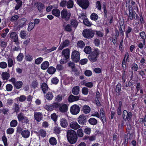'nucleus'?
<instances>
[{"mask_svg":"<svg viewBox=\"0 0 146 146\" xmlns=\"http://www.w3.org/2000/svg\"><path fill=\"white\" fill-rule=\"evenodd\" d=\"M67 136L69 142L71 144L75 143L77 139V137L75 131L71 129L67 132Z\"/></svg>","mask_w":146,"mask_h":146,"instance_id":"1","label":"nucleus"},{"mask_svg":"<svg viewBox=\"0 0 146 146\" xmlns=\"http://www.w3.org/2000/svg\"><path fill=\"white\" fill-rule=\"evenodd\" d=\"M100 54V50L98 48L95 49L89 55V60L92 62L96 61Z\"/></svg>","mask_w":146,"mask_h":146,"instance_id":"2","label":"nucleus"},{"mask_svg":"<svg viewBox=\"0 0 146 146\" xmlns=\"http://www.w3.org/2000/svg\"><path fill=\"white\" fill-rule=\"evenodd\" d=\"M93 31L90 29H85L82 32L83 36L87 38H92L94 35Z\"/></svg>","mask_w":146,"mask_h":146,"instance_id":"3","label":"nucleus"},{"mask_svg":"<svg viewBox=\"0 0 146 146\" xmlns=\"http://www.w3.org/2000/svg\"><path fill=\"white\" fill-rule=\"evenodd\" d=\"M80 110V108L79 106L76 104L72 106L70 109V113L74 115H76L78 113Z\"/></svg>","mask_w":146,"mask_h":146,"instance_id":"4","label":"nucleus"},{"mask_svg":"<svg viewBox=\"0 0 146 146\" xmlns=\"http://www.w3.org/2000/svg\"><path fill=\"white\" fill-rule=\"evenodd\" d=\"M61 15L62 18L68 20L70 17L71 13L69 11L63 9L61 11Z\"/></svg>","mask_w":146,"mask_h":146,"instance_id":"5","label":"nucleus"},{"mask_svg":"<svg viewBox=\"0 0 146 146\" xmlns=\"http://www.w3.org/2000/svg\"><path fill=\"white\" fill-rule=\"evenodd\" d=\"M78 4L83 9H86L88 6L89 2L87 0H77Z\"/></svg>","mask_w":146,"mask_h":146,"instance_id":"6","label":"nucleus"},{"mask_svg":"<svg viewBox=\"0 0 146 146\" xmlns=\"http://www.w3.org/2000/svg\"><path fill=\"white\" fill-rule=\"evenodd\" d=\"M71 58L73 61L75 62H78L80 60V53L79 52L74 50L72 52Z\"/></svg>","mask_w":146,"mask_h":146,"instance_id":"7","label":"nucleus"},{"mask_svg":"<svg viewBox=\"0 0 146 146\" xmlns=\"http://www.w3.org/2000/svg\"><path fill=\"white\" fill-rule=\"evenodd\" d=\"M132 115V113L130 112H128L127 111L124 110L123 111L122 117L124 121H126L127 119L128 121L130 120Z\"/></svg>","mask_w":146,"mask_h":146,"instance_id":"8","label":"nucleus"},{"mask_svg":"<svg viewBox=\"0 0 146 146\" xmlns=\"http://www.w3.org/2000/svg\"><path fill=\"white\" fill-rule=\"evenodd\" d=\"M10 36L11 38V40L15 42L17 45H18L19 42L18 41V35L16 32H13L11 33Z\"/></svg>","mask_w":146,"mask_h":146,"instance_id":"9","label":"nucleus"},{"mask_svg":"<svg viewBox=\"0 0 146 146\" xmlns=\"http://www.w3.org/2000/svg\"><path fill=\"white\" fill-rule=\"evenodd\" d=\"M78 122L80 124H83L87 121L86 117L84 114L80 115L78 118Z\"/></svg>","mask_w":146,"mask_h":146,"instance_id":"10","label":"nucleus"},{"mask_svg":"<svg viewBox=\"0 0 146 146\" xmlns=\"http://www.w3.org/2000/svg\"><path fill=\"white\" fill-rule=\"evenodd\" d=\"M68 109V107L66 104L60 103L58 110L60 112L64 113L67 111Z\"/></svg>","mask_w":146,"mask_h":146,"instance_id":"11","label":"nucleus"},{"mask_svg":"<svg viewBox=\"0 0 146 146\" xmlns=\"http://www.w3.org/2000/svg\"><path fill=\"white\" fill-rule=\"evenodd\" d=\"M34 117L37 121L39 122L42 119L43 115L40 112H35L34 114Z\"/></svg>","mask_w":146,"mask_h":146,"instance_id":"12","label":"nucleus"},{"mask_svg":"<svg viewBox=\"0 0 146 146\" xmlns=\"http://www.w3.org/2000/svg\"><path fill=\"white\" fill-rule=\"evenodd\" d=\"M69 44V41L68 40H66L60 44L58 49L59 50H61L64 47L67 46Z\"/></svg>","mask_w":146,"mask_h":146,"instance_id":"13","label":"nucleus"},{"mask_svg":"<svg viewBox=\"0 0 146 146\" xmlns=\"http://www.w3.org/2000/svg\"><path fill=\"white\" fill-rule=\"evenodd\" d=\"M62 55L67 60L69 57L70 51L68 48H66L63 50L62 52Z\"/></svg>","mask_w":146,"mask_h":146,"instance_id":"14","label":"nucleus"},{"mask_svg":"<svg viewBox=\"0 0 146 146\" xmlns=\"http://www.w3.org/2000/svg\"><path fill=\"white\" fill-rule=\"evenodd\" d=\"M70 126L71 128L74 129H77L80 127V125L75 121L71 122Z\"/></svg>","mask_w":146,"mask_h":146,"instance_id":"15","label":"nucleus"},{"mask_svg":"<svg viewBox=\"0 0 146 146\" xmlns=\"http://www.w3.org/2000/svg\"><path fill=\"white\" fill-rule=\"evenodd\" d=\"M60 123L61 126L62 127H66L68 125L67 120L64 118H62L60 120Z\"/></svg>","mask_w":146,"mask_h":146,"instance_id":"16","label":"nucleus"},{"mask_svg":"<svg viewBox=\"0 0 146 146\" xmlns=\"http://www.w3.org/2000/svg\"><path fill=\"white\" fill-rule=\"evenodd\" d=\"M30 133L28 130H25L21 132L22 136L25 138L29 137L30 136Z\"/></svg>","mask_w":146,"mask_h":146,"instance_id":"17","label":"nucleus"},{"mask_svg":"<svg viewBox=\"0 0 146 146\" xmlns=\"http://www.w3.org/2000/svg\"><path fill=\"white\" fill-rule=\"evenodd\" d=\"M79 99V97L78 96H74L71 95L69 97L68 101L70 102H72L78 100Z\"/></svg>","mask_w":146,"mask_h":146,"instance_id":"18","label":"nucleus"},{"mask_svg":"<svg viewBox=\"0 0 146 146\" xmlns=\"http://www.w3.org/2000/svg\"><path fill=\"white\" fill-rule=\"evenodd\" d=\"M1 76L2 78L4 80H8L9 78V74L7 72H3Z\"/></svg>","mask_w":146,"mask_h":146,"instance_id":"19","label":"nucleus"},{"mask_svg":"<svg viewBox=\"0 0 146 146\" xmlns=\"http://www.w3.org/2000/svg\"><path fill=\"white\" fill-rule=\"evenodd\" d=\"M49 65V63L47 61L43 62L41 64L40 67L42 69L45 70L47 69Z\"/></svg>","mask_w":146,"mask_h":146,"instance_id":"20","label":"nucleus"},{"mask_svg":"<svg viewBox=\"0 0 146 146\" xmlns=\"http://www.w3.org/2000/svg\"><path fill=\"white\" fill-rule=\"evenodd\" d=\"M52 13L54 16L58 17L60 15V11L58 9H54L52 11Z\"/></svg>","mask_w":146,"mask_h":146,"instance_id":"21","label":"nucleus"},{"mask_svg":"<svg viewBox=\"0 0 146 146\" xmlns=\"http://www.w3.org/2000/svg\"><path fill=\"white\" fill-rule=\"evenodd\" d=\"M83 111L85 114L89 113L90 111V108L87 105H85L83 106Z\"/></svg>","mask_w":146,"mask_h":146,"instance_id":"22","label":"nucleus"},{"mask_svg":"<svg viewBox=\"0 0 146 146\" xmlns=\"http://www.w3.org/2000/svg\"><path fill=\"white\" fill-rule=\"evenodd\" d=\"M49 142L50 145H55L56 144L57 141L55 137H52L49 139Z\"/></svg>","mask_w":146,"mask_h":146,"instance_id":"23","label":"nucleus"},{"mask_svg":"<svg viewBox=\"0 0 146 146\" xmlns=\"http://www.w3.org/2000/svg\"><path fill=\"white\" fill-rule=\"evenodd\" d=\"M79 87L78 86H74L72 90V93L75 95H77L79 93Z\"/></svg>","mask_w":146,"mask_h":146,"instance_id":"24","label":"nucleus"},{"mask_svg":"<svg viewBox=\"0 0 146 146\" xmlns=\"http://www.w3.org/2000/svg\"><path fill=\"white\" fill-rule=\"evenodd\" d=\"M41 88L43 92L45 94L48 91V87L47 84L45 83H43L41 86Z\"/></svg>","mask_w":146,"mask_h":146,"instance_id":"25","label":"nucleus"},{"mask_svg":"<svg viewBox=\"0 0 146 146\" xmlns=\"http://www.w3.org/2000/svg\"><path fill=\"white\" fill-rule=\"evenodd\" d=\"M121 86L120 84H118L116 87L115 91L117 95H119L120 94Z\"/></svg>","mask_w":146,"mask_h":146,"instance_id":"26","label":"nucleus"},{"mask_svg":"<svg viewBox=\"0 0 146 146\" xmlns=\"http://www.w3.org/2000/svg\"><path fill=\"white\" fill-rule=\"evenodd\" d=\"M14 85L17 89H19L22 86L23 83L22 81H19L15 82Z\"/></svg>","mask_w":146,"mask_h":146,"instance_id":"27","label":"nucleus"},{"mask_svg":"<svg viewBox=\"0 0 146 146\" xmlns=\"http://www.w3.org/2000/svg\"><path fill=\"white\" fill-rule=\"evenodd\" d=\"M68 66L71 67L73 71H77V69L75 68L74 64L71 62H69L68 63Z\"/></svg>","mask_w":146,"mask_h":146,"instance_id":"28","label":"nucleus"},{"mask_svg":"<svg viewBox=\"0 0 146 146\" xmlns=\"http://www.w3.org/2000/svg\"><path fill=\"white\" fill-rule=\"evenodd\" d=\"M27 34V33L26 31L24 30H22L20 33V36L22 38L24 39L26 36Z\"/></svg>","mask_w":146,"mask_h":146,"instance_id":"29","label":"nucleus"},{"mask_svg":"<svg viewBox=\"0 0 146 146\" xmlns=\"http://www.w3.org/2000/svg\"><path fill=\"white\" fill-rule=\"evenodd\" d=\"M35 4L37 5V7L40 11H41L44 7V5L40 2H38L37 3H36Z\"/></svg>","mask_w":146,"mask_h":146,"instance_id":"30","label":"nucleus"},{"mask_svg":"<svg viewBox=\"0 0 146 146\" xmlns=\"http://www.w3.org/2000/svg\"><path fill=\"white\" fill-rule=\"evenodd\" d=\"M88 122L90 124L92 125H95L97 123L96 119L94 118H90L88 120Z\"/></svg>","mask_w":146,"mask_h":146,"instance_id":"31","label":"nucleus"},{"mask_svg":"<svg viewBox=\"0 0 146 146\" xmlns=\"http://www.w3.org/2000/svg\"><path fill=\"white\" fill-rule=\"evenodd\" d=\"M56 71V69L53 67H50L48 69V72L50 74H53Z\"/></svg>","mask_w":146,"mask_h":146,"instance_id":"32","label":"nucleus"},{"mask_svg":"<svg viewBox=\"0 0 146 146\" xmlns=\"http://www.w3.org/2000/svg\"><path fill=\"white\" fill-rule=\"evenodd\" d=\"M140 35L141 38L143 39V44H145V39L146 38V35L145 33L143 31L141 32L140 33Z\"/></svg>","mask_w":146,"mask_h":146,"instance_id":"33","label":"nucleus"},{"mask_svg":"<svg viewBox=\"0 0 146 146\" xmlns=\"http://www.w3.org/2000/svg\"><path fill=\"white\" fill-rule=\"evenodd\" d=\"M38 134L42 137H43L46 136V132L45 130L41 129L38 131Z\"/></svg>","mask_w":146,"mask_h":146,"instance_id":"34","label":"nucleus"},{"mask_svg":"<svg viewBox=\"0 0 146 146\" xmlns=\"http://www.w3.org/2000/svg\"><path fill=\"white\" fill-rule=\"evenodd\" d=\"M53 96L52 93L51 92H48L46 96V98L48 100H51L53 98Z\"/></svg>","mask_w":146,"mask_h":146,"instance_id":"35","label":"nucleus"},{"mask_svg":"<svg viewBox=\"0 0 146 146\" xmlns=\"http://www.w3.org/2000/svg\"><path fill=\"white\" fill-rule=\"evenodd\" d=\"M35 23H33L31 22L29 24L27 30L28 31H30L33 29L35 27Z\"/></svg>","mask_w":146,"mask_h":146,"instance_id":"36","label":"nucleus"},{"mask_svg":"<svg viewBox=\"0 0 146 146\" xmlns=\"http://www.w3.org/2000/svg\"><path fill=\"white\" fill-rule=\"evenodd\" d=\"M71 24L72 27L75 29L78 25V22L75 20H72L71 21Z\"/></svg>","mask_w":146,"mask_h":146,"instance_id":"37","label":"nucleus"},{"mask_svg":"<svg viewBox=\"0 0 146 146\" xmlns=\"http://www.w3.org/2000/svg\"><path fill=\"white\" fill-rule=\"evenodd\" d=\"M44 108L48 111H51L53 110L52 105H46L44 106Z\"/></svg>","mask_w":146,"mask_h":146,"instance_id":"38","label":"nucleus"},{"mask_svg":"<svg viewBox=\"0 0 146 146\" xmlns=\"http://www.w3.org/2000/svg\"><path fill=\"white\" fill-rule=\"evenodd\" d=\"M27 21V20L25 18H23L20 21L21 23L19 25L20 28L22 27L25 25Z\"/></svg>","mask_w":146,"mask_h":146,"instance_id":"39","label":"nucleus"},{"mask_svg":"<svg viewBox=\"0 0 146 146\" xmlns=\"http://www.w3.org/2000/svg\"><path fill=\"white\" fill-rule=\"evenodd\" d=\"M73 2L72 0L69 1L66 3L67 7L68 8H71L72 7L73 5Z\"/></svg>","mask_w":146,"mask_h":146,"instance_id":"40","label":"nucleus"},{"mask_svg":"<svg viewBox=\"0 0 146 146\" xmlns=\"http://www.w3.org/2000/svg\"><path fill=\"white\" fill-rule=\"evenodd\" d=\"M84 51L86 54H89L91 51V48L89 46H86L84 48Z\"/></svg>","mask_w":146,"mask_h":146,"instance_id":"41","label":"nucleus"},{"mask_svg":"<svg viewBox=\"0 0 146 146\" xmlns=\"http://www.w3.org/2000/svg\"><path fill=\"white\" fill-rule=\"evenodd\" d=\"M77 134L80 137H83L84 135L83 130L82 129H78L77 131Z\"/></svg>","mask_w":146,"mask_h":146,"instance_id":"42","label":"nucleus"},{"mask_svg":"<svg viewBox=\"0 0 146 146\" xmlns=\"http://www.w3.org/2000/svg\"><path fill=\"white\" fill-rule=\"evenodd\" d=\"M43 61V58L42 57H39L35 59V63L36 64H39Z\"/></svg>","mask_w":146,"mask_h":146,"instance_id":"43","label":"nucleus"},{"mask_svg":"<svg viewBox=\"0 0 146 146\" xmlns=\"http://www.w3.org/2000/svg\"><path fill=\"white\" fill-rule=\"evenodd\" d=\"M65 30L66 31L70 32L72 30V27L69 24L65 26Z\"/></svg>","mask_w":146,"mask_h":146,"instance_id":"44","label":"nucleus"},{"mask_svg":"<svg viewBox=\"0 0 146 146\" xmlns=\"http://www.w3.org/2000/svg\"><path fill=\"white\" fill-rule=\"evenodd\" d=\"M90 18L92 20L95 21L98 19V16L97 14L93 13H92L90 16Z\"/></svg>","mask_w":146,"mask_h":146,"instance_id":"45","label":"nucleus"},{"mask_svg":"<svg viewBox=\"0 0 146 146\" xmlns=\"http://www.w3.org/2000/svg\"><path fill=\"white\" fill-rule=\"evenodd\" d=\"M78 46L80 48H83L85 45L84 42L82 41H78L77 43Z\"/></svg>","mask_w":146,"mask_h":146,"instance_id":"46","label":"nucleus"},{"mask_svg":"<svg viewBox=\"0 0 146 146\" xmlns=\"http://www.w3.org/2000/svg\"><path fill=\"white\" fill-rule=\"evenodd\" d=\"M7 63L5 62H2L0 63V68L2 69H5L7 67Z\"/></svg>","mask_w":146,"mask_h":146,"instance_id":"47","label":"nucleus"},{"mask_svg":"<svg viewBox=\"0 0 146 146\" xmlns=\"http://www.w3.org/2000/svg\"><path fill=\"white\" fill-rule=\"evenodd\" d=\"M84 132L87 134H90L91 133V129L90 127H86L84 128Z\"/></svg>","mask_w":146,"mask_h":146,"instance_id":"48","label":"nucleus"},{"mask_svg":"<svg viewBox=\"0 0 146 146\" xmlns=\"http://www.w3.org/2000/svg\"><path fill=\"white\" fill-rule=\"evenodd\" d=\"M83 23L84 24L90 27L91 26L92 24L87 19H83Z\"/></svg>","mask_w":146,"mask_h":146,"instance_id":"49","label":"nucleus"},{"mask_svg":"<svg viewBox=\"0 0 146 146\" xmlns=\"http://www.w3.org/2000/svg\"><path fill=\"white\" fill-rule=\"evenodd\" d=\"M19 101L21 102L24 101L26 99V97L24 95H21L19 97L17 98Z\"/></svg>","mask_w":146,"mask_h":146,"instance_id":"50","label":"nucleus"},{"mask_svg":"<svg viewBox=\"0 0 146 146\" xmlns=\"http://www.w3.org/2000/svg\"><path fill=\"white\" fill-rule=\"evenodd\" d=\"M25 58L26 60L28 61H32L33 59L32 56L29 54L26 55L25 56Z\"/></svg>","mask_w":146,"mask_h":146,"instance_id":"51","label":"nucleus"},{"mask_svg":"<svg viewBox=\"0 0 146 146\" xmlns=\"http://www.w3.org/2000/svg\"><path fill=\"white\" fill-rule=\"evenodd\" d=\"M20 108L19 106L17 104H15L13 106V110L14 111H16L17 113L19 110Z\"/></svg>","mask_w":146,"mask_h":146,"instance_id":"52","label":"nucleus"},{"mask_svg":"<svg viewBox=\"0 0 146 146\" xmlns=\"http://www.w3.org/2000/svg\"><path fill=\"white\" fill-rule=\"evenodd\" d=\"M23 55L22 53H20L17 57V60L18 61H21L23 58Z\"/></svg>","mask_w":146,"mask_h":146,"instance_id":"53","label":"nucleus"},{"mask_svg":"<svg viewBox=\"0 0 146 146\" xmlns=\"http://www.w3.org/2000/svg\"><path fill=\"white\" fill-rule=\"evenodd\" d=\"M17 124V122L15 120H12L10 123V125L12 127H15L16 126Z\"/></svg>","mask_w":146,"mask_h":146,"instance_id":"54","label":"nucleus"},{"mask_svg":"<svg viewBox=\"0 0 146 146\" xmlns=\"http://www.w3.org/2000/svg\"><path fill=\"white\" fill-rule=\"evenodd\" d=\"M60 103L58 102H55L53 103L52 104V106L53 108L54 109V108H59L60 106Z\"/></svg>","mask_w":146,"mask_h":146,"instance_id":"55","label":"nucleus"},{"mask_svg":"<svg viewBox=\"0 0 146 146\" xmlns=\"http://www.w3.org/2000/svg\"><path fill=\"white\" fill-rule=\"evenodd\" d=\"M82 93L84 95H87L88 92V90L86 87L83 88L82 90Z\"/></svg>","mask_w":146,"mask_h":146,"instance_id":"56","label":"nucleus"},{"mask_svg":"<svg viewBox=\"0 0 146 146\" xmlns=\"http://www.w3.org/2000/svg\"><path fill=\"white\" fill-rule=\"evenodd\" d=\"M59 80L56 77L54 78L51 80L52 83L54 84H57Z\"/></svg>","mask_w":146,"mask_h":146,"instance_id":"57","label":"nucleus"},{"mask_svg":"<svg viewBox=\"0 0 146 146\" xmlns=\"http://www.w3.org/2000/svg\"><path fill=\"white\" fill-rule=\"evenodd\" d=\"M51 118L55 122L57 120L58 116L55 113L52 114L51 116Z\"/></svg>","mask_w":146,"mask_h":146,"instance_id":"58","label":"nucleus"},{"mask_svg":"<svg viewBox=\"0 0 146 146\" xmlns=\"http://www.w3.org/2000/svg\"><path fill=\"white\" fill-rule=\"evenodd\" d=\"M131 68L132 70L136 71L138 69V66L137 64H134L131 66Z\"/></svg>","mask_w":146,"mask_h":146,"instance_id":"59","label":"nucleus"},{"mask_svg":"<svg viewBox=\"0 0 146 146\" xmlns=\"http://www.w3.org/2000/svg\"><path fill=\"white\" fill-rule=\"evenodd\" d=\"M84 85L87 87L91 88L93 86V83L92 82H87L85 83Z\"/></svg>","mask_w":146,"mask_h":146,"instance_id":"60","label":"nucleus"},{"mask_svg":"<svg viewBox=\"0 0 146 146\" xmlns=\"http://www.w3.org/2000/svg\"><path fill=\"white\" fill-rule=\"evenodd\" d=\"M62 96L61 95H59L56 96V101L58 102H60L62 101Z\"/></svg>","mask_w":146,"mask_h":146,"instance_id":"61","label":"nucleus"},{"mask_svg":"<svg viewBox=\"0 0 146 146\" xmlns=\"http://www.w3.org/2000/svg\"><path fill=\"white\" fill-rule=\"evenodd\" d=\"M54 133L56 134H59L60 132V127H55L54 128Z\"/></svg>","mask_w":146,"mask_h":146,"instance_id":"62","label":"nucleus"},{"mask_svg":"<svg viewBox=\"0 0 146 146\" xmlns=\"http://www.w3.org/2000/svg\"><path fill=\"white\" fill-rule=\"evenodd\" d=\"M85 74L86 76H90L92 75V73L91 71L89 70H87L85 72Z\"/></svg>","mask_w":146,"mask_h":146,"instance_id":"63","label":"nucleus"},{"mask_svg":"<svg viewBox=\"0 0 146 146\" xmlns=\"http://www.w3.org/2000/svg\"><path fill=\"white\" fill-rule=\"evenodd\" d=\"M2 140L3 141L5 146H7V140L6 137L5 136H3L2 137Z\"/></svg>","mask_w":146,"mask_h":146,"instance_id":"64","label":"nucleus"}]
</instances>
